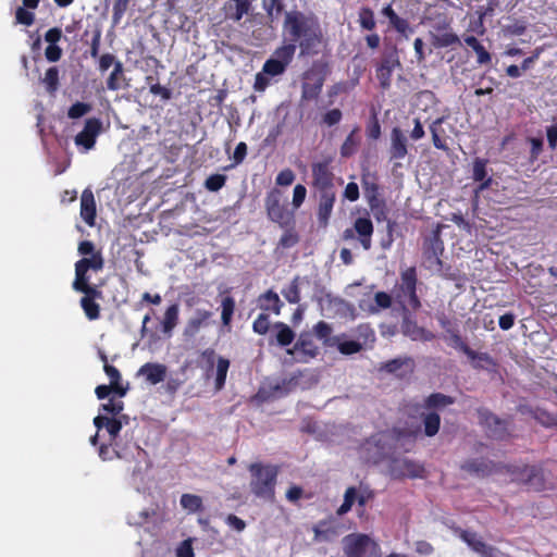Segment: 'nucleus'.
Instances as JSON below:
<instances>
[{
	"label": "nucleus",
	"instance_id": "393cba45",
	"mask_svg": "<svg viewBox=\"0 0 557 557\" xmlns=\"http://www.w3.org/2000/svg\"><path fill=\"white\" fill-rule=\"evenodd\" d=\"M97 208L92 190L87 187L81 196V216L88 226L96 223Z\"/></svg>",
	"mask_w": 557,
	"mask_h": 557
},
{
	"label": "nucleus",
	"instance_id": "58836bf2",
	"mask_svg": "<svg viewBox=\"0 0 557 557\" xmlns=\"http://www.w3.org/2000/svg\"><path fill=\"white\" fill-rule=\"evenodd\" d=\"M87 272L88 271L75 265V280L72 284V287L75 292L86 293L98 288L96 285L89 284Z\"/></svg>",
	"mask_w": 557,
	"mask_h": 557
},
{
	"label": "nucleus",
	"instance_id": "a878e982",
	"mask_svg": "<svg viewBox=\"0 0 557 557\" xmlns=\"http://www.w3.org/2000/svg\"><path fill=\"white\" fill-rule=\"evenodd\" d=\"M168 368L165 364L158 362H146L137 371L138 376H145L146 381L151 385L163 382L166 377Z\"/></svg>",
	"mask_w": 557,
	"mask_h": 557
},
{
	"label": "nucleus",
	"instance_id": "4c0bfd02",
	"mask_svg": "<svg viewBox=\"0 0 557 557\" xmlns=\"http://www.w3.org/2000/svg\"><path fill=\"white\" fill-rule=\"evenodd\" d=\"M465 42L467 46L473 49V51L476 53V62L479 64H488L492 61L491 53L484 48V46L474 36H467L465 37Z\"/></svg>",
	"mask_w": 557,
	"mask_h": 557
},
{
	"label": "nucleus",
	"instance_id": "7c9ffc66",
	"mask_svg": "<svg viewBox=\"0 0 557 557\" xmlns=\"http://www.w3.org/2000/svg\"><path fill=\"white\" fill-rule=\"evenodd\" d=\"M258 305L261 310L272 311L276 315L281 313V309L283 307V302L278 295L272 289H269L259 296Z\"/></svg>",
	"mask_w": 557,
	"mask_h": 557
},
{
	"label": "nucleus",
	"instance_id": "20e7f679",
	"mask_svg": "<svg viewBox=\"0 0 557 557\" xmlns=\"http://www.w3.org/2000/svg\"><path fill=\"white\" fill-rule=\"evenodd\" d=\"M251 475L250 491L259 498L272 500L275 494V485L278 474V467L253 462L248 467Z\"/></svg>",
	"mask_w": 557,
	"mask_h": 557
},
{
	"label": "nucleus",
	"instance_id": "8fccbe9b",
	"mask_svg": "<svg viewBox=\"0 0 557 557\" xmlns=\"http://www.w3.org/2000/svg\"><path fill=\"white\" fill-rule=\"evenodd\" d=\"M235 310V300L231 296H226L222 300V313L221 319L224 325H228L231 323L232 317Z\"/></svg>",
	"mask_w": 557,
	"mask_h": 557
},
{
	"label": "nucleus",
	"instance_id": "f704fd0d",
	"mask_svg": "<svg viewBox=\"0 0 557 557\" xmlns=\"http://www.w3.org/2000/svg\"><path fill=\"white\" fill-rule=\"evenodd\" d=\"M421 421L425 436L433 437L438 433L441 417L436 411L428 410V412L421 413Z\"/></svg>",
	"mask_w": 557,
	"mask_h": 557
},
{
	"label": "nucleus",
	"instance_id": "864d4df0",
	"mask_svg": "<svg viewBox=\"0 0 557 557\" xmlns=\"http://www.w3.org/2000/svg\"><path fill=\"white\" fill-rule=\"evenodd\" d=\"M283 295L289 304H298L300 301L298 277H295L287 289L283 290Z\"/></svg>",
	"mask_w": 557,
	"mask_h": 557
},
{
	"label": "nucleus",
	"instance_id": "79ce46f5",
	"mask_svg": "<svg viewBox=\"0 0 557 557\" xmlns=\"http://www.w3.org/2000/svg\"><path fill=\"white\" fill-rule=\"evenodd\" d=\"M76 267H79L86 271L94 270L96 272L103 269L104 261L100 251L92 253L89 258H82L75 263Z\"/></svg>",
	"mask_w": 557,
	"mask_h": 557
},
{
	"label": "nucleus",
	"instance_id": "c85d7f7f",
	"mask_svg": "<svg viewBox=\"0 0 557 557\" xmlns=\"http://www.w3.org/2000/svg\"><path fill=\"white\" fill-rule=\"evenodd\" d=\"M129 87L128 79L124 74V66L121 61L114 63L113 71L107 79V88L112 91Z\"/></svg>",
	"mask_w": 557,
	"mask_h": 557
},
{
	"label": "nucleus",
	"instance_id": "9d476101",
	"mask_svg": "<svg viewBox=\"0 0 557 557\" xmlns=\"http://www.w3.org/2000/svg\"><path fill=\"white\" fill-rule=\"evenodd\" d=\"M401 63L399 60L396 47L383 51L380 60L375 63V76L379 81L382 90H388L392 86V76L396 69H400Z\"/></svg>",
	"mask_w": 557,
	"mask_h": 557
},
{
	"label": "nucleus",
	"instance_id": "4468645a",
	"mask_svg": "<svg viewBox=\"0 0 557 557\" xmlns=\"http://www.w3.org/2000/svg\"><path fill=\"white\" fill-rule=\"evenodd\" d=\"M363 194L369 205V208L373 216L377 221H384L387 219V206L384 197L381 195V187L376 183L375 178L369 180L362 178Z\"/></svg>",
	"mask_w": 557,
	"mask_h": 557
},
{
	"label": "nucleus",
	"instance_id": "1a4fd4ad",
	"mask_svg": "<svg viewBox=\"0 0 557 557\" xmlns=\"http://www.w3.org/2000/svg\"><path fill=\"white\" fill-rule=\"evenodd\" d=\"M444 242L441 238V231L437 227L432 234L423 239L422 258L424 267L430 271L442 272L444 253Z\"/></svg>",
	"mask_w": 557,
	"mask_h": 557
},
{
	"label": "nucleus",
	"instance_id": "b1692460",
	"mask_svg": "<svg viewBox=\"0 0 557 557\" xmlns=\"http://www.w3.org/2000/svg\"><path fill=\"white\" fill-rule=\"evenodd\" d=\"M212 312L209 310L197 309L195 315L189 318L183 331V336L187 339L195 338L202 327L209 325Z\"/></svg>",
	"mask_w": 557,
	"mask_h": 557
},
{
	"label": "nucleus",
	"instance_id": "ea45409f",
	"mask_svg": "<svg viewBox=\"0 0 557 557\" xmlns=\"http://www.w3.org/2000/svg\"><path fill=\"white\" fill-rule=\"evenodd\" d=\"M358 131L359 128L355 127L344 140L341 147L342 157L348 158L357 152L358 146L360 144V138L357 136Z\"/></svg>",
	"mask_w": 557,
	"mask_h": 557
},
{
	"label": "nucleus",
	"instance_id": "dca6fc26",
	"mask_svg": "<svg viewBox=\"0 0 557 557\" xmlns=\"http://www.w3.org/2000/svg\"><path fill=\"white\" fill-rule=\"evenodd\" d=\"M424 467L408 458L393 457L388 462V474L394 480L423 478Z\"/></svg>",
	"mask_w": 557,
	"mask_h": 557
},
{
	"label": "nucleus",
	"instance_id": "39448f33",
	"mask_svg": "<svg viewBox=\"0 0 557 557\" xmlns=\"http://www.w3.org/2000/svg\"><path fill=\"white\" fill-rule=\"evenodd\" d=\"M264 209L268 219L282 228H287L295 222L294 211L289 210L284 193L277 187H273L267 193Z\"/></svg>",
	"mask_w": 557,
	"mask_h": 557
},
{
	"label": "nucleus",
	"instance_id": "6e6552de",
	"mask_svg": "<svg viewBox=\"0 0 557 557\" xmlns=\"http://www.w3.org/2000/svg\"><path fill=\"white\" fill-rule=\"evenodd\" d=\"M326 76V64L314 62L310 69L304 73L301 85V99L311 101L320 96Z\"/></svg>",
	"mask_w": 557,
	"mask_h": 557
},
{
	"label": "nucleus",
	"instance_id": "c9c22d12",
	"mask_svg": "<svg viewBox=\"0 0 557 557\" xmlns=\"http://www.w3.org/2000/svg\"><path fill=\"white\" fill-rule=\"evenodd\" d=\"M180 504L188 513H199L205 510L202 497L196 494H183L181 496Z\"/></svg>",
	"mask_w": 557,
	"mask_h": 557
},
{
	"label": "nucleus",
	"instance_id": "c756f323",
	"mask_svg": "<svg viewBox=\"0 0 557 557\" xmlns=\"http://www.w3.org/2000/svg\"><path fill=\"white\" fill-rule=\"evenodd\" d=\"M487 160L475 158L472 168V178L480 182L479 190H484L492 185V177L487 175Z\"/></svg>",
	"mask_w": 557,
	"mask_h": 557
},
{
	"label": "nucleus",
	"instance_id": "de8ad7c7",
	"mask_svg": "<svg viewBox=\"0 0 557 557\" xmlns=\"http://www.w3.org/2000/svg\"><path fill=\"white\" fill-rule=\"evenodd\" d=\"M42 83L49 94H54L59 88V69L57 66L49 67L45 73Z\"/></svg>",
	"mask_w": 557,
	"mask_h": 557
},
{
	"label": "nucleus",
	"instance_id": "e433bc0d",
	"mask_svg": "<svg viewBox=\"0 0 557 557\" xmlns=\"http://www.w3.org/2000/svg\"><path fill=\"white\" fill-rule=\"evenodd\" d=\"M356 500H358L359 506H364L366 504V497L363 495H358L356 487L350 486L346 490L344 495V502L337 509V512L339 515L348 512Z\"/></svg>",
	"mask_w": 557,
	"mask_h": 557
},
{
	"label": "nucleus",
	"instance_id": "f03ea898",
	"mask_svg": "<svg viewBox=\"0 0 557 557\" xmlns=\"http://www.w3.org/2000/svg\"><path fill=\"white\" fill-rule=\"evenodd\" d=\"M312 187L314 198L318 201L317 220L320 227L329 225L333 208L336 201V187L334 184V174L326 161L313 163Z\"/></svg>",
	"mask_w": 557,
	"mask_h": 557
},
{
	"label": "nucleus",
	"instance_id": "5fc2aeb1",
	"mask_svg": "<svg viewBox=\"0 0 557 557\" xmlns=\"http://www.w3.org/2000/svg\"><path fill=\"white\" fill-rule=\"evenodd\" d=\"M131 0H115L112 9L113 25H117L128 9Z\"/></svg>",
	"mask_w": 557,
	"mask_h": 557
},
{
	"label": "nucleus",
	"instance_id": "6e6d98bb",
	"mask_svg": "<svg viewBox=\"0 0 557 557\" xmlns=\"http://www.w3.org/2000/svg\"><path fill=\"white\" fill-rule=\"evenodd\" d=\"M270 329V318L268 313H260L252 323V330L259 335H264Z\"/></svg>",
	"mask_w": 557,
	"mask_h": 557
},
{
	"label": "nucleus",
	"instance_id": "09e8293b",
	"mask_svg": "<svg viewBox=\"0 0 557 557\" xmlns=\"http://www.w3.org/2000/svg\"><path fill=\"white\" fill-rule=\"evenodd\" d=\"M442 123H443V119H436L435 121H433L432 124L430 125V132L432 135V141H433L434 147L440 150L447 151L449 148H448L447 144L445 143V140L442 139L438 134V127L442 125Z\"/></svg>",
	"mask_w": 557,
	"mask_h": 557
},
{
	"label": "nucleus",
	"instance_id": "2eb2a0df",
	"mask_svg": "<svg viewBox=\"0 0 557 557\" xmlns=\"http://www.w3.org/2000/svg\"><path fill=\"white\" fill-rule=\"evenodd\" d=\"M296 52V45L285 44L275 49L273 57L268 59L262 67L264 74L270 76L282 75L288 64L293 61Z\"/></svg>",
	"mask_w": 557,
	"mask_h": 557
},
{
	"label": "nucleus",
	"instance_id": "0eeeda50",
	"mask_svg": "<svg viewBox=\"0 0 557 557\" xmlns=\"http://www.w3.org/2000/svg\"><path fill=\"white\" fill-rule=\"evenodd\" d=\"M417 270L409 267L400 273V283L395 286V297L397 301L405 308L409 307L412 311H417L421 307V301L417 295Z\"/></svg>",
	"mask_w": 557,
	"mask_h": 557
},
{
	"label": "nucleus",
	"instance_id": "5701e85b",
	"mask_svg": "<svg viewBox=\"0 0 557 557\" xmlns=\"http://www.w3.org/2000/svg\"><path fill=\"white\" fill-rule=\"evenodd\" d=\"M84 296L79 300V305L89 321L100 318V305L98 299H102V292L99 288L83 293Z\"/></svg>",
	"mask_w": 557,
	"mask_h": 557
},
{
	"label": "nucleus",
	"instance_id": "680f3d73",
	"mask_svg": "<svg viewBox=\"0 0 557 557\" xmlns=\"http://www.w3.org/2000/svg\"><path fill=\"white\" fill-rule=\"evenodd\" d=\"M299 242V236L296 232L288 228L286 230L280 238L278 245L282 248H292Z\"/></svg>",
	"mask_w": 557,
	"mask_h": 557
},
{
	"label": "nucleus",
	"instance_id": "cd10ccee",
	"mask_svg": "<svg viewBox=\"0 0 557 557\" xmlns=\"http://www.w3.org/2000/svg\"><path fill=\"white\" fill-rule=\"evenodd\" d=\"M382 15L388 18L389 25L393 29H395L398 34L403 36H407L408 32L411 30L409 22L406 18L400 17L392 4H386L382 11Z\"/></svg>",
	"mask_w": 557,
	"mask_h": 557
},
{
	"label": "nucleus",
	"instance_id": "6ab92c4d",
	"mask_svg": "<svg viewBox=\"0 0 557 557\" xmlns=\"http://www.w3.org/2000/svg\"><path fill=\"white\" fill-rule=\"evenodd\" d=\"M461 470L478 476H490L493 473L503 472V463H496L485 458H473L466 460Z\"/></svg>",
	"mask_w": 557,
	"mask_h": 557
},
{
	"label": "nucleus",
	"instance_id": "ddd939ff",
	"mask_svg": "<svg viewBox=\"0 0 557 557\" xmlns=\"http://www.w3.org/2000/svg\"><path fill=\"white\" fill-rule=\"evenodd\" d=\"M448 336V344L465 354L472 361L474 369H488L496 366L494 359L487 352H478L470 348L462 339L459 330L451 332Z\"/></svg>",
	"mask_w": 557,
	"mask_h": 557
},
{
	"label": "nucleus",
	"instance_id": "69168bd1",
	"mask_svg": "<svg viewBox=\"0 0 557 557\" xmlns=\"http://www.w3.org/2000/svg\"><path fill=\"white\" fill-rule=\"evenodd\" d=\"M307 196V188L302 184H297L293 190L292 205L294 209H298L304 203Z\"/></svg>",
	"mask_w": 557,
	"mask_h": 557
},
{
	"label": "nucleus",
	"instance_id": "3c124183",
	"mask_svg": "<svg viewBox=\"0 0 557 557\" xmlns=\"http://www.w3.org/2000/svg\"><path fill=\"white\" fill-rule=\"evenodd\" d=\"M341 354L349 356L359 352L362 349V345L357 341H337L335 345Z\"/></svg>",
	"mask_w": 557,
	"mask_h": 557
},
{
	"label": "nucleus",
	"instance_id": "2f4dec72",
	"mask_svg": "<svg viewBox=\"0 0 557 557\" xmlns=\"http://www.w3.org/2000/svg\"><path fill=\"white\" fill-rule=\"evenodd\" d=\"M401 333L405 336L410 337L412 341H428L432 336L431 334H428L423 327L419 326L417 322L411 320L408 315H405L403 319Z\"/></svg>",
	"mask_w": 557,
	"mask_h": 557
},
{
	"label": "nucleus",
	"instance_id": "f8f14e48",
	"mask_svg": "<svg viewBox=\"0 0 557 557\" xmlns=\"http://www.w3.org/2000/svg\"><path fill=\"white\" fill-rule=\"evenodd\" d=\"M480 424L485 429L486 435L493 440L504 441L510 436L509 422L500 419L490 409L481 407L476 409Z\"/></svg>",
	"mask_w": 557,
	"mask_h": 557
},
{
	"label": "nucleus",
	"instance_id": "bb28decb",
	"mask_svg": "<svg viewBox=\"0 0 557 557\" xmlns=\"http://www.w3.org/2000/svg\"><path fill=\"white\" fill-rule=\"evenodd\" d=\"M460 537L471 547L475 553L482 557H496L497 549L493 546L486 545L476 533L468 530L460 532Z\"/></svg>",
	"mask_w": 557,
	"mask_h": 557
},
{
	"label": "nucleus",
	"instance_id": "aec40b11",
	"mask_svg": "<svg viewBox=\"0 0 557 557\" xmlns=\"http://www.w3.org/2000/svg\"><path fill=\"white\" fill-rule=\"evenodd\" d=\"M102 129V123L97 117L87 119L83 131L75 136V144L86 150L94 148L96 138Z\"/></svg>",
	"mask_w": 557,
	"mask_h": 557
},
{
	"label": "nucleus",
	"instance_id": "37998d69",
	"mask_svg": "<svg viewBox=\"0 0 557 557\" xmlns=\"http://www.w3.org/2000/svg\"><path fill=\"white\" fill-rule=\"evenodd\" d=\"M228 368L230 360L224 357H219L216 360V373L214 381V387L216 391L224 388Z\"/></svg>",
	"mask_w": 557,
	"mask_h": 557
},
{
	"label": "nucleus",
	"instance_id": "412c9836",
	"mask_svg": "<svg viewBox=\"0 0 557 557\" xmlns=\"http://www.w3.org/2000/svg\"><path fill=\"white\" fill-rule=\"evenodd\" d=\"M518 412L528 414L545 429L555 428V413L541 406H531L529 404H520L517 407Z\"/></svg>",
	"mask_w": 557,
	"mask_h": 557
},
{
	"label": "nucleus",
	"instance_id": "49530a36",
	"mask_svg": "<svg viewBox=\"0 0 557 557\" xmlns=\"http://www.w3.org/2000/svg\"><path fill=\"white\" fill-rule=\"evenodd\" d=\"M358 22L362 29L373 30L376 26L374 13L369 7H362L358 13Z\"/></svg>",
	"mask_w": 557,
	"mask_h": 557
},
{
	"label": "nucleus",
	"instance_id": "473e14b6",
	"mask_svg": "<svg viewBox=\"0 0 557 557\" xmlns=\"http://www.w3.org/2000/svg\"><path fill=\"white\" fill-rule=\"evenodd\" d=\"M333 329L325 321H319L312 329V334L326 347H334L337 344L338 336H332Z\"/></svg>",
	"mask_w": 557,
	"mask_h": 557
},
{
	"label": "nucleus",
	"instance_id": "7ed1b4c3",
	"mask_svg": "<svg viewBox=\"0 0 557 557\" xmlns=\"http://www.w3.org/2000/svg\"><path fill=\"white\" fill-rule=\"evenodd\" d=\"M386 437L394 442L416 437V431L407 428L394 426L384 434L370 436L362 445L361 453L367 462L377 465L387 456Z\"/></svg>",
	"mask_w": 557,
	"mask_h": 557
},
{
	"label": "nucleus",
	"instance_id": "a18cd8bd",
	"mask_svg": "<svg viewBox=\"0 0 557 557\" xmlns=\"http://www.w3.org/2000/svg\"><path fill=\"white\" fill-rule=\"evenodd\" d=\"M433 45L436 48H447L453 45H460V39L455 33L448 30L434 35Z\"/></svg>",
	"mask_w": 557,
	"mask_h": 557
},
{
	"label": "nucleus",
	"instance_id": "f3484780",
	"mask_svg": "<svg viewBox=\"0 0 557 557\" xmlns=\"http://www.w3.org/2000/svg\"><path fill=\"white\" fill-rule=\"evenodd\" d=\"M374 226L370 218L359 216L355 220L351 228H346L343 232V239L349 240L357 238L364 250H370L372 247V235Z\"/></svg>",
	"mask_w": 557,
	"mask_h": 557
},
{
	"label": "nucleus",
	"instance_id": "603ef678",
	"mask_svg": "<svg viewBox=\"0 0 557 557\" xmlns=\"http://www.w3.org/2000/svg\"><path fill=\"white\" fill-rule=\"evenodd\" d=\"M226 183L224 174H212L205 181V187L209 191H219Z\"/></svg>",
	"mask_w": 557,
	"mask_h": 557
},
{
	"label": "nucleus",
	"instance_id": "0e129e2a",
	"mask_svg": "<svg viewBox=\"0 0 557 557\" xmlns=\"http://www.w3.org/2000/svg\"><path fill=\"white\" fill-rule=\"evenodd\" d=\"M411 358H395L384 363L383 369L388 373L397 372L403 366L411 363Z\"/></svg>",
	"mask_w": 557,
	"mask_h": 557
},
{
	"label": "nucleus",
	"instance_id": "bf43d9fd",
	"mask_svg": "<svg viewBox=\"0 0 557 557\" xmlns=\"http://www.w3.org/2000/svg\"><path fill=\"white\" fill-rule=\"evenodd\" d=\"M193 543V537L182 541L175 549L176 557H195Z\"/></svg>",
	"mask_w": 557,
	"mask_h": 557
},
{
	"label": "nucleus",
	"instance_id": "9b49d317",
	"mask_svg": "<svg viewBox=\"0 0 557 557\" xmlns=\"http://www.w3.org/2000/svg\"><path fill=\"white\" fill-rule=\"evenodd\" d=\"M347 557H379L380 546L367 534H349L344 539Z\"/></svg>",
	"mask_w": 557,
	"mask_h": 557
},
{
	"label": "nucleus",
	"instance_id": "e2e57ef3",
	"mask_svg": "<svg viewBox=\"0 0 557 557\" xmlns=\"http://www.w3.org/2000/svg\"><path fill=\"white\" fill-rule=\"evenodd\" d=\"M285 0H263V8L272 16H278L284 10Z\"/></svg>",
	"mask_w": 557,
	"mask_h": 557
},
{
	"label": "nucleus",
	"instance_id": "338daca9",
	"mask_svg": "<svg viewBox=\"0 0 557 557\" xmlns=\"http://www.w3.org/2000/svg\"><path fill=\"white\" fill-rule=\"evenodd\" d=\"M100 41H101V28L98 25H96L95 28L92 29V36H91V41H90L89 53H90L91 58L98 57L99 50H100Z\"/></svg>",
	"mask_w": 557,
	"mask_h": 557
},
{
	"label": "nucleus",
	"instance_id": "a211bd4d",
	"mask_svg": "<svg viewBox=\"0 0 557 557\" xmlns=\"http://www.w3.org/2000/svg\"><path fill=\"white\" fill-rule=\"evenodd\" d=\"M313 334L304 332L299 335L293 348L287 349L288 355H295L298 362H309L319 355V347L314 344Z\"/></svg>",
	"mask_w": 557,
	"mask_h": 557
},
{
	"label": "nucleus",
	"instance_id": "13d9d810",
	"mask_svg": "<svg viewBox=\"0 0 557 557\" xmlns=\"http://www.w3.org/2000/svg\"><path fill=\"white\" fill-rule=\"evenodd\" d=\"M367 136L370 139H379L381 137L382 131H381V124L375 113L372 114L370 117V121L367 125Z\"/></svg>",
	"mask_w": 557,
	"mask_h": 557
},
{
	"label": "nucleus",
	"instance_id": "4be33fe9",
	"mask_svg": "<svg viewBox=\"0 0 557 557\" xmlns=\"http://www.w3.org/2000/svg\"><path fill=\"white\" fill-rule=\"evenodd\" d=\"M389 160H403L408 154V139L404 132L395 126L391 131Z\"/></svg>",
	"mask_w": 557,
	"mask_h": 557
},
{
	"label": "nucleus",
	"instance_id": "c03bdc74",
	"mask_svg": "<svg viewBox=\"0 0 557 557\" xmlns=\"http://www.w3.org/2000/svg\"><path fill=\"white\" fill-rule=\"evenodd\" d=\"M275 329H277L276 342L280 346L286 347L294 342L295 333L287 324L277 322Z\"/></svg>",
	"mask_w": 557,
	"mask_h": 557
},
{
	"label": "nucleus",
	"instance_id": "f257e3e1",
	"mask_svg": "<svg viewBox=\"0 0 557 557\" xmlns=\"http://www.w3.org/2000/svg\"><path fill=\"white\" fill-rule=\"evenodd\" d=\"M283 28L290 44L299 47L301 55L319 53L323 44V32L314 14L297 10L286 12Z\"/></svg>",
	"mask_w": 557,
	"mask_h": 557
},
{
	"label": "nucleus",
	"instance_id": "4d7b16f0",
	"mask_svg": "<svg viewBox=\"0 0 557 557\" xmlns=\"http://www.w3.org/2000/svg\"><path fill=\"white\" fill-rule=\"evenodd\" d=\"M91 110V106L85 102H75L72 104L67 111V115L70 119H79L87 114Z\"/></svg>",
	"mask_w": 557,
	"mask_h": 557
},
{
	"label": "nucleus",
	"instance_id": "052dcab7",
	"mask_svg": "<svg viewBox=\"0 0 557 557\" xmlns=\"http://www.w3.org/2000/svg\"><path fill=\"white\" fill-rule=\"evenodd\" d=\"M15 20L16 23L30 26L34 24L35 15L33 12L28 11L27 9L23 7H18L15 11Z\"/></svg>",
	"mask_w": 557,
	"mask_h": 557
},
{
	"label": "nucleus",
	"instance_id": "423d86ee",
	"mask_svg": "<svg viewBox=\"0 0 557 557\" xmlns=\"http://www.w3.org/2000/svg\"><path fill=\"white\" fill-rule=\"evenodd\" d=\"M503 471L511 476V481L522 484L529 490L541 492L545 488L543 469L539 466L503 463Z\"/></svg>",
	"mask_w": 557,
	"mask_h": 557
},
{
	"label": "nucleus",
	"instance_id": "72a5a7b5",
	"mask_svg": "<svg viewBox=\"0 0 557 557\" xmlns=\"http://www.w3.org/2000/svg\"><path fill=\"white\" fill-rule=\"evenodd\" d=\"M455 404V398L443 393H432L423 400L422 407L426 410H441Z\"/></svg>",
	"mask_w": 557,
	"mask_h": 557
},
{
	"label": "nucleus",
	"instance_id": "774afa93",
	"mask_svg": "<svg viewBox=\"0 0 557 557\" xmlns=\"http://www.w3.org/2000/svg\"><path fill=\"white\" fill-rule=\"evenodd\" d=\"M124 409V404L121 400L110 399L107 404L101 405V410L112 416H119Z\"/></svg>",
	"mask_w": 557,
	"mask_h": 557
},
{
	"label": "nucleus",
	"instance_id": "a19ab883",
	"mask_svg": "<svg viewBox=\"0 0 557 557\" xmlns=\"http://www.w3.org/2000/svg\"><path fill=\"white\" fill-rule=\"evenodd\" d=\"M180 314V307L177 304H173L166 308L162 321V329L164 333H171L177 325Z\"/></svg>",
	"mask_w": 557,
	"mask_h": 557
}]
</instances>
